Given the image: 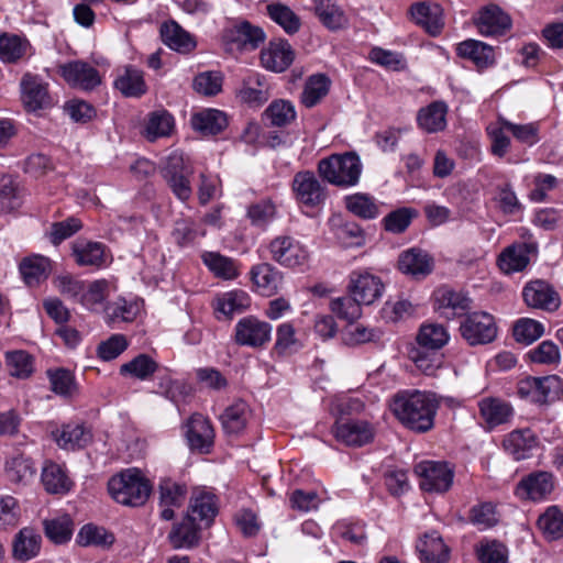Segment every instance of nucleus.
Here are the masks:
<instances>
[{"mask_svg": "<svg viewBox=\"0 0 563 563\" xmlns=\"http://www.w3.org/2000/svg\"><path fill=\"white\" fill-rule=\"evenodd\" d=\"M448 107L442 101L431 102L418 112L417 121L420 129L428 133L442 131L446 126Z\"/></svg>", "mask_w": 563, "mask_h": 563, "instance_id": "a19ab883", "label": "nucleus"}, {"mask_svg": "<svg viewBox=\"0 0 563 563\" xmlns=\"http://www.w3.org/2000/svg\"><path fill=\"white\" fill-rule=\"evenodd\" d=\"M433 265V258L426 251L416 247L404 251L398 258L399 271L417 279L428 276Z\"/></svg>", "mask_w": 563, "mask_h": 563, "instance_id": "b1692460", "label": "nucleus"}, {"mask_svg": "<svg viewBox=\"0 0 563 563\" xmlns=\"http://www.w3.org/2000/svg\"><path fill=\"white\" fill-rule=\"evenodd\" d=\"M45 533L55 543H65L73 534V520L68 515H62L45 521Z\"/></svg>", "mask_w": 563, "mask_h": 563, "instance_id": "774afa93", "label": "nucleus"}, {"mask_svg": "<svg viewBox=\"0 0 563 563\" xmlns=\"http://www.w3.org/2000/svg\"><path fill=\"white\" fill-rule=\"evenodd\" d=\"M113 85L126 98H141L147 92L144 73L133 65L120 68Z\"/></svg>", "mask_w": 563, "mask_h": 563, "instance_id": "393cba45", "label": "nucleus"}, {"mask_svg": "<svg viewBox=\"0 0 563 563\" xmlns=\"http://www.w3.org/2000/svg\"><path fill=\"white\" fill-rule=\"evenodd\" d=\"M349 290L363 305H372L382 297L384 284L380 277L367 271H354L350 274Z\"/></svg>", "mask_w": 563, "mask_h": 563, "instance_id": "f3484780", "label": "nucleus"}, {"mask_svg": "<svg viewBox=\"0 0 563 563\" xmlns=\"http://www.w3.org/2000/svg\"><path fill=\"white\" fill-rule=\"evenodd\" d=\"M481 426L492 431L508 423L514 417V407L505 399L498 397H484L477 402Z\"/></svg>", "mask_w": 563, "mask_h": 563, "instance_id": "4468645a", "label": "nucleus"}, {"mask_svg": "<svg viewBox=\"0 0 563 563\" xmlns=\"http://www.w3.org/2000/svg\"><path fill=\"white\" fill-rule=\"evenodd\" d=\"M174 128V118L166 110H158L150 114L146 123V137L154 141L168 136Z\"/></svg>", "mask_w": 563, "mask_h": 563, "instance_id": "e2e57ef3", "label": "nucleus"}, {"mask_svg": "<svg viewBox=\"0 0 563 563\" xmlns=\"http://www.w3.org/2000/svg\"><path fill=\"white\" fill-rule=\"evenodd\" d=\"M218 514L216 495L206 488L196 489L190 499V514L192 519L209 526Z\"/></svg>", "mask_w": 563, "mask_h": 563, "instance_id": "2f4dec72", "label": "nucleus"}, {"mask_svg": "<svg viewBox=\"0 0 563 563\" xmlns=\"http://www.w3.org/2000/svg\"><path fill=\"white\" fill-rule=\"evenodd\" d=\"M5 363L11 376L24 379L34 371L32 356L22 350L5 353Z\"/></svg>", "mask_w": 563, "mask_h": 563, "instance_id": "680f3d73", "label": "nucleus"}, {"mask_svg": "<svg viewBox=\"0 0 563 563\" xmlns=\"http://www.w3.org/2000/svg\"><path fill=\"white\" fill-rule=\"evenodd\" d=\"M276 206L271 199H263L249 206L246 217L253 227L265 230L276 218Z\"/></svg>", "mask_w": 563, "mask_h": 563, "instance_id": "13d9d810", "label": "nucleus"}, {"mask_svg": "<svg viewBox=\"0 0 563 563\" xmlns=\"http://www.w3.org/2000/svg\"><path fill=\"white\" fill-rule=\"evenodd\" d=\"M52 266L49 258L42 255H32L20 264V273L30 287L37 286L49 276Z\"/></svg>", "mask_w": 563, "mask_h": 563, "instance_id": "ea45409f", "label": "nucleus"}, {"mask_svg": "<svg viewBox=\"0 0 563 563\" xmlns=\"http://www.w3.org/2000/svg\"><path fill=\"white\" fill-rule=\"evenodd\" d=\"M522 298L530 308L547 312H554L561 306V297L558 291L544 280L528 283L522 289Z\"/></svg>", "mask_w": 563, "mask_h": 563, "instance_id": "dca6fc26", "label": "nucleus"}, {"mask_svg": "<svg viewBox=\"0 0 563 563\" xmlns=\"http://www.w3.org/2000/svg\"><path fill=\"white\" fill-rule=\"evenodd\" d=\"M434 309L444 318L453 319L471 309L472 300L461 291L448 286L439 287L433 292Z\"/></svg>", "mask_w": 563, "mask_h": 563, "instance_id": "a211bd4d", "label": "nucleus"}, {"mask_svg": "<svg viewBox=\"0 0 563 563\" xmlns=\"http://www.w3.org/2000/svg\"><path fill=\"white\" fill-rule=\"evenodd\" d=\"M106 316L112 323L132 322L141 311V302L119 298L106 307Z\"/></svg>", "mask_w": 563, "mask_h": 563, "instance_id": "3c124183", "label": "nucleus"}, {"mask_svg": "<svg viewBox=\"0 0 563 563\" xmlns=\"http://www.w3.org/2000/svg\"><path fill=\"white\" fill-rule=\"evenodd\" d=\"M415 471L424 492L444 493L453 484L454 471L445 462L422 461L416 465Z\"/></svg>", "mask_w": 563, "mask_h": 563, "instance_id": "1a4fd4ad", "label": "nucleus"}, {"mask_svg": "<svg viewBox=\"0 0 563 563\" xmlns=\"http://www.w3.org/2000/svg\"><path fill=\"white\" fill-rule=\"evenodd\" d=\"M21 99L27 111L46 110L54 104L48 84L38 76L26 74L21 81Z\"/></svg>", "mask_w": 563, "mask_h": 563, "instance_id": "2eb2a0df", "label": "nucleus"}, {"mask_svg": "<svg viewBox=\"0 0 563 563\" xmlns=\"http://www.w3.org/2000/svg\"><path fill=\"white\" fill-rule=\"evenodd\" d=\"M29 42L18 35L0 36V59L4 63H14L23 57Z\"/></svg>", "mask_w": 563, "mask_h": 563, "instance_id": "69168bd1", "label": "nucleus"}, {"mask_svg": "<svg viewBox=\"0 0 563 563\" xmlns=\"http://www.w3.org/2000/svg\"><path fill=\"white\" fill-rule=\"evenodd\" d=\"M223 430L228 434H239L243 432L252 419L250 406L238 400L229 406L220 417Z\"/></svg>", "mask_w": 563, "mask_h": 563, "instance_id": "e433bc0d", "label": "nucleus"}, {"mask_svg": "<svg viewBox=\"0 0 563 563\" xmlns=\"http://www.w3.org/2000/svg\"><path fill=\"white\" fill-rule=\"evenodd\" d=\"M41 536L32 528H23L13 541V556L25 562L35 558L41 550Z\"/></svg>", "mask_w": 563, "mask_h": 563, "instance_id": "79ce46f5", "label": "nucleus"}, {"mask_svg": "<svg viewBox=\"0 0 563 563\" xmlns=\"http://www.w3.org/2000/svg\"><path fill=\"white\" fill-rule=\"evenodd\" d=\"M292 191L297 202L308 209L319 208L327 198L325 188L312 172H299L292 179Z\"/></svg>", "mask_w": 563, "mask_h": 563, "instance_id": "f8f14e48", "label": "nucleus"}, {"mask_svg": "<svg viewBox=\"0 0 563 563\" xmlns=\"http://www.w3.org/2000/svg\"><path fill=\"white\" fill-rule=\"evenodd\" d=\"M503 445L505 451L516 461L526 460L538 446V439L530 429H518L508 433Z\"/></svg>", "mask_w": 563, "mask_h": 563, "instance_id": "cd10ccee", "label": "nucleus"}, {"mask_svg": "<svg viewBox=\"0 0 563 563\" xmlns=\"http://www.w3.org/2000/svg\"><path fill=\"white\" fill-rule=\"evenodd\" d=\"M159 33L163 43L179 54H190L197 47L195 36L174 20L163 22Z\"/></svg>", "mask_w": 563, "mask_h": 563, "instance_id": "5701e85b", "label": "nucleus"}, {"mask_svg": "<svg viewBox=\"0 0 563 563\" xmlns=\"http://www.w3.org/2000/svg\"><path fill=\"white\" fill-rule=\"evenodd\" d=\"M533 247L528 243H515L506 247L498 256V266L505 274L522 272L530 262Z\"/></svg>", "mask_w": 563, "mask_h": 563, "instance_id": "72a5a7b5", "label": "nucleus"}, {"mask_svg": "<svg viewBox=\"0 0 563 563\" xmlns=\"http://www.w3.org/2000/svg\"><path fill=\"white\" fill-rule=\"evenodd\" d=\"M481 563H508V549L497 540H483L476 547Z\"/></svg>", "mask_w": 563, "mask_h": 563, "instance_id": "0e129e2a", "label": "nucleus"}, {"mask_svg": "<svg viewBox=\"0 0 563 563\" xmlns=\"http://www.w3.org/2000/svg\"><path fill=\"white\" fill-rule=\"evenodd\" d=\"M71 255L78 266L101 268L108 264L107 246L101 242L77 240L71 245Z\"/></svg>", "mask_w": 563, "mask_h": 563, "instance_id": "412c9836", "label": "nucleus"}, {"mask_svg": "<svg viewBox=\"0 0 563 563\" xmlns=\"http://www.w3.org/2000/svg\"><path fill=\"white\" fill-rule=\"evenodd\" d=\"M58 73L71 88L85 91L93 90L102 81L99 70L80 59L59 65Z\"/></svg>", "mask_w": 563, "mask_h": 563, "instance_id": "9b49d317", "label": "nucleus"}, {"mask_svg": "<svg viewBox=\"0 0 563 563\" xmlns=\"http://www.w3.org/2000/svg\"><path fill=\"white\" fill-rule=\"evenodd\" d=\"M264 41V31L246 21L227 27L222 34L223 45L230 53L254 51Z\"/></svg>", "mask_w": 563, "mask_h": 563, "instance_id": "0eeeda50", "label": "nucleus"}, {"mask_svg": "<svg viewBox=\"0 0 563 563\" xmlns=\"http://www.w3.org/2000/svg\"><path fill=\"white\" fill-rule=\"evenodd\" d=\"M273 327L271 323L249 316L235 324V342L239 345L262 347L271 341Z\"/></svg>", "mask_w": 563, "mask_h": 563, "instance_id": "ddd939ff", "label": "nucleus"}, {"mask_svg": "<svg viewBox=\"0 0 563 563\" xmlns=\"http://www.w3.org/2000/svg\"><path fill=\"white\" fill-rule=\"evenodd\" d=\"M294 51L287 41L271 42L268 47L261 53L262 65L272 71L282 73L292 63Z\"/></svg>", "mask_w": 563, "mask_h": 563, "instance_id": "c85d7f7f", "label": "nucleus"}, {"mask_svg": "<svg viewBox=\"0 0 563 563\" xmlns=\"http://www.w3.org/2000/svg\"><path fill=\"white\" fill-rule=\"evenodd\" d=\"M516 393L522 400L548 406L563 398V378L555 374L527 376L517 383Z\"/></svg>", "mask_w": 563, "mask_h": 563, "instance_id": "20e7f679", "label": "nucleus"}, {"mask_svg": "<svg viewBox=\"0 0 563 563\" xmlns=\"http://www.w3.org/2000/svg\"><path fill=\"white\" fill-rule=\"evenodd\" d=\"M544 324L531 318L518 319L512 329V334L518 343L531 344L544 334Z\"/></svg>", "mask_w": 563, "mask_h": 563, "instance_id": "bf43d9fd", "label": "nucleus"}, {"mask_svg": "<svg viewBox=\"0 0 563 563\" xmlns=\"http://www.w3.org/2000/svg\"><path fill=\"white\" fill-rule=\"evenodd\" d=\"M441 398L432 391L405 389L397 391L389 404L390 411L407 429L424 433L434 426Z\"/></svg>", "mask_w": 563, "mask_h": 563, "instance_id": "f257e3e1", "label": "nucleus"}, {"mask_svg": "<svg viewBox=\"0 0 563 563\" xmlns=\"http://www.w3.org/2000/svg\"><path fill=\"white\" fill-rule=\"evenodd\" d=\"M206 235V230L190 218L175 221L172 238L179 247H191Z\"/></svg>", "mask_w": 563, "mask_h": 563, "instance_id": "a18cd8bd", "label": "nucleus"}, {"mask_svg": "<svg viewBox=\"0 0 563 563\" xmlns=\"http://www.w3.org/2000/svg\"><path fill=\"white\" fill-rule=\"evenodd\" d=\"M271 258L286 268L303 267L308 264L310 252L308 247L290 235H278L268 244Z\"/></svg>", "mask_w": 563, "mask_h": 563, "instance_id": "39448f33", "label": "nucleus"}, {"mask_svg": "<svg viewBox=\"0 0 563 563\" xmlns=\"http://www.w3.org/2000/svg\"><path fill=\"white\" fill-rule=\"evenodd\" d=\"M59 448L74 451L84 448L91 439V434L80 424H66L54 433Z\"/></svg>", "mask_w": 563, "mask_h": 563, "instance_id": "49530a36", "label": "nucleus"}, {"mask_svg": "<svg viewBox=\"0 0 563 563\" xmlns=\"http://www.w3.org/2000/svg\"><path fill=\"white\" fill-rule=\"evenodd\" d=\"M412 19L421 25L430 35L441 33L444 21L442 8L435 3L419 2L410 8Z\"/></svg>", "mask_w": 563, "mask_h": 563, "instance_id": "7c9ffc66", "label": "nucleus"}, {"mask_svg": "<svg viewBox=\"0 0 563 563\" xmlns=\"http://www.w3.org/2000/svg\"><path fill=\"white\" fill-rule=\"evenodd\" d=\"M544 539L555 541L563 538V511L558 506H549L537 521Z\"/></svg>", "mask_w": 563, "mask_h": 563, "instance_id": "09e8293b", "label": "nucleus"}, {"mask_svg": "<svg viewBox=\"0 0 563 563\" xmlns=\"http://www.w3.org/2000/svg\"><path fill=\"white\" fill-rule=\"evenodd\" d=\"M362 168L361 159L355 153L333 154L318 164V172L322 179L343 188L358 184Z\"/></svg>", "mask_w": 563, "mask_h": 563, "instance_id": "7ed1b4c3", "label": "nucleus"}, {"mask_svg": "<svg viewBox=\"0 0 563 563\" xmlns=\"http://www.w3.org/2000/svg\"><path fill=\"white\" fill-rule=\"evenodd\" d=\"M456 54L472 62L478 70L486 69L494 65V48L477 40H465L456 45Z\"/></svg>", "mask_w": 563, "mask_h": 563, "instance_id": "c756f323", "label": "nucleus"}, {"mask_svg": "<svg viewBox=\"0 0 563 563\" xmlns=\"http://www.w3.org/2000/svg\"><path fill=\"white\" fill-rule=\"evenodd\" d=\"M4 474L11 484L26 486L35 478L36 467L29 456L18 452L7 457Z\"/></svg>", "mask_w": 563, "mask_h": 563, "instance_id": "bb28decb", "label": "nucleus"}, {"mask_svg": "<svg viewBox=\"0 0 563 563\" xmlns=\"http://www.w3.org/2000/svg\"><path fill=\"white\" fill-rule=\"evenodd\" d=\"M77 542L82 547H110L114 537L106 528L88 523L79 530Z\"/></svg>", "mask_w": 563, "mask_h": 563, "instance_id": "052dcab7", "label": "nucleus"}, {"mask_svg": "<svg viewBox=\"0 0 563 563\" xmlns=\"http://www.w3.org/2000/svg\"><path fill=\"white\" fill-rule=\"evenodd\" d=\"M189 516H186L180 522L174 525L168 534V540L173 549H192L199 543L200 527Z\"/></svg>", "mask_w": 563, "mask_h": 563, "instance_id": "c9c22d12", "label": "nucleus"}, {"mask_svg": "<svg viewBox=\"0 0 563 563\" xmlns=\"http://www.w3.org/2000/svg\"><path fill=\"white\" fill-rule=\"evenodd\" d=\"M419 558L424 563H448L450 549L437 531L424 533L416 544Z\"/></svg>", "mask_w": 563, "mask_h": 563, "instance_id": "a878e982", "label": "nucleus"}, {"mask_svg": "<svg viewBox=\"0 0 563 563\" xmlns=\"http://www.w3.org/2000/svg\"><path fill=\"white\" fill-rule=\"evenodd\" d=\"M186 428V438L190 449L201 453L209 452L214 439V431L210 421L200 413H194Z\"/></svg>", "mask_w": 563, "mask_h": 563, "instance_id": "4be33fe9", "label": "nucleus"}, {"mask_svg": "<svg viewBox=\"0 0 563 563\" xmlns=\"http://www.w3.org/2000/svg\"><path fill=\"white\" fill-rule=\"evenodd\" d=\"M555 487V476L548 471H536L523 476L515 488L521 500L541 503L549 498Z\"/></svg>", "mask_w": 563, "mask_h": 563, "instance_id": "9d476101", "label": "nucleus"}, {"mask_svg": "<svg viewBox=\"0 0 563 563\" xmlns=\"http://www.w3.org/2000/svg\"><path fill=\"white\" fill-rule=\"evenodd\" d=\"M449 340L450 334L446 327L439 323H423L417 334L418 345L429 351H439L448 344Z\"/></svg>", "mask_w": 563, "mask_h": 563, "instance_id": "c03bdc74", "label": "nucleus"}, {"mask_svg": "<svg viewBox=\"0 0 563 563\" xmlns=\"http://www.w3.org/2000/svg\"><path fill=\"white\" fill-rule=\"evenodd\" d=\"M462 338L472 346L488 344L497 336L494 317L484 311L467 314L460 324Z\"/></svg>", "mask_w": 563, "mask_h": 563, "instance_id": "423d86ee", "label": "nucleus"}, {"mask_svg": "<svg viewBox=\"0 0 563 563\" xmlns=\"http://www.w3.org/2000/svg\"><path fill=\"white\" fill-rule=\"evenodd\" d=\"M313 2L314 13L324 26L330 30H338L346 24L345 13L335 0H313Z\"/></svg>", "mask_w": 563, "mask_h": 563, "instance_id": "de8ad7c7", "label": "nucleus"}, {"mask_svg": "<svg viewBox=\"0 0 563 563\" xmlns=\"http://www.w3.org/2000/svg\"><path fill=\"white\" fill-rule=\"evenodd\" d=\"M115 289L111 279L86 280L79 303L88 310H98Z\"/></svg>", "mask_w": 563, "mask_h": 563, "instance_id": "f704fd0d", "label": "nucleus"}, {"mask_svg": "<svg viewBox=\"0 0 563 563\" xmlns=\"http://www.w3.org/2000/svg\"><path fill=\"white\" fill-rule=\"evenodd\" d=\"M330 88V79L322 74L310 76L301 93V102L307 108H312L327 96Z\"/></svg>", "mask_w": 563, "mask_h": 563, "instance_id": "864d4df0", "label": "nucleus"}, {"mask_svg": "<svg viewBox=\"0 0 563 563\" xmlns=\"http://www.w3.org/2000/svg\"><path fill=\"white\" fill-rule=\"evenodd\" d=\"M158 368V364L146 354H139L120 367V373L140 380L148 379Z\"/></svg>", "mask_w": 563, "mask_h": 563, "instance_id": "6e6d98bb", "label": "nucleus"}, {"mask_svg": "<svg viewBox=\"0 0 563 563\" xmlns=\"http://www.w3.org/2000/svg\"><path fill=\"white\" fill-rule=\"evenodd\" d=\"M332 434L346 446L360 448L373 441L375 429L367 420L341 417L333 424Z\"/></svg>", "mask_w": 563, "mask_h": 563, "instance_id": "6e6552de", "label": "nucleus"}, {"mask_svg": "<svg viewBox=\"0 0 563 563\" xmlns=\"http://www.w3.org/2000/svg\"><path fill=\"white\" fill-rule=\"evenodd\" d=\"M252 289L261 296L272 297L279 292L284 274L269 263L253 265L250 269Z\"/></svg>", "mask_w": 563, "mask_h": 563, "instance_id": "6ab92c4d", "label": "nucleus"}, {"mask_svg": "<svg viewBox=\"0 0 563 563\" xmlns=\"http://www.w3.org/2000/svg\"><path fill=\"white\" fill-rule=\"evenodd\" d=\"M474 23L482 35L498 36L510 29L511 19L498 5L489 4L477 12Z\"/></svg>", "mask_w": 563, "mask_h": 563, "instance_id": "aec40b11", "label": "nucleus"}, {"mask_svg": "<svg viewBox=\"0 0 563 563\" xmlns=\"http://www.w3.org/2000/svg\"><path fill=\"white\" fill-rule=\"evenodd\" d=\"M505 122H508V120L499 118L486 129L492 141V153L498 157H504L510 146L508 126L504 124Z\"/></svg>", "mask_w": 563, "mask_h": 563, "instance_id": "338daca9", "label": "nucleus"}, {"mask_svg": "<svg viewBox=\"0 0 563 563\" xmlns=\"http://www.w3.org/2000/svg\"><path fill=\"white\" fill-rule=\"evenodd\" d=\"M344 207L350 213L363 220H373L380 214V205L372 195L366 192L345 196Z\"/></svg>", "mask_w": 563, "mask_h": 563, "instance_id": "58836bf2", "label": "nucleus"}, {"mask_svg": "<svg viewBox=\"0 0 563 563\" xmlns=\"http://www.w3.org/2000/svg\"><path fill=\"white\" fill-rule=\"evenodd\" d=\"M251 306L250 295L242 289H234L217 296L213 301L216 313L231 318L235 313H242Z\"/></svg>", "mask_w": 563, "mask_h": 563, "instance_id": "4c0bfd02", "label": "nucleus"}, {"mask_svg": "<svg viewBox=\"0 0 563 563\" xmlns=\"http://www.w3.org/2000/svg\"><path fill=\"white\" fill-rule=\"evenodd\" d=\"M108 492L118 504L139 507L148 499L152 484L139 468L132 467L112 476Z\"/></svg>", "mask_w": 563, "mask_h": 563, "instance_id": "f03ea898", "label": "nucleus"}, {"mask_svg": "<svg viewBox=\"0 0 563 563\" xmlns=\"http://www.w3.org/2000/svg\"><path fill=\"white\" fill-rule=\"evenodd\" d=\"M191 125L203 135H214L228 125V119L225 113L220 110L203 109L192 114Z\"/></svg>", "mask_w": 563, "mask_h": 563, "instance_id": "37998d69", "label": "nucleus"}, {"mask_svg": "<svg viewBox=\"0 0 563 563\" xmlns=\"http://www.w3.org/2000/svg\"><path fill=\"white\" fill-rule=\"evenodd\" d=\"M239 97L249 104L260 106L264 103L268 99V93L262 77L258 74H251L244 78Z\"/></svg>", "mask_w": 563, "mask_h": 563, "instance_id": "4d7b16f0", "label": "nucleus"}, {"mask_svg": "<svg viewBox=\"0 0 563 563\" xmlns=\"http://www.w3.org/2000/svg\"><path fill=\"white\" fill-rule=\"evenodd\" d=\"M41 481L45 490L49 494H66L73 487L67 470L53 461H45L42 467Z\"/></svg>", "mask_w": 563, "mask_h": 563, "instance_id": "473e14b6", "label": "nucleus"}, {"mask_svg": "<svg viewBox=\"0 0 563 563\" xmlns=\"http://www.w3.org/2000/svg\"><path fill=\"white\" fill-rule=\"evenodd\" d=\"M266 11L268 16L287 34H295L299 31L300 18L286 4L273 2L267 4Z\"/></svg>", "mask_w": 563, "mask_h": 563, "instance_id": "603ef678", "label": "nucleus"}, {"mask_svg": "<svg viewBox=\"0 0 563 563\" xmlns=\"http://www.w3.org/2000/svg\"><path fill=\"white\" fill-rule=\"evenodd\" d=\"M526 356L530 363L542 366H558L561 362L560 347L551 340H544L530 349Z\"/></svg>", "mask_w": 563, "mask_h": 563, "instance_id": "5fc2aeb1", "label": "nucleus"}, {"mask_svg": "<svg viewBox=\"0 0 563 563\" xmlns=\"http://www.w3.org/2000/svg\"><path fill=\"white\" fill-rule=\"evenodd\" d=\"M203 264L218 278L225 280L234 279L239 276V269L235 262L217 252H205L201 255Z\"/></svg>", "mask_w": 563, "mask_h": 563, "instance_id": "8fccbe9b", "label": "nucleus"}]
</instances>
